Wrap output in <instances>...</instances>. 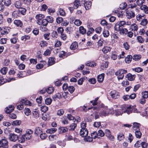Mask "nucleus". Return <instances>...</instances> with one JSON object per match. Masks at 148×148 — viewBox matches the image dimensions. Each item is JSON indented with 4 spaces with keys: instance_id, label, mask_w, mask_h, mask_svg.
<instances>
[{
    "instance_id": "42",
    "label": "nucleus",
    "mask_w": 148,
    "mask_h": 148,
    "mask_svg": "<svg viewBox=\"0 0 148 148\" xmlns=\"http://www.w3.org/2000/svg\"><path fill=\"white\" fill-rule=\"evenodd\" d=\"M53 98L54 100L56 98L59 99H61L62 98L61 92L57 93L55 96H54Z\"/></svg>"
},
{
    "instance_id": "55",
    "label": "nucleus",
    "mask_w": 148,
    "mask_h": 148,
    "mask_svg": "<svg viewBox=\"0 0 148 148\" xmlns=\"http://www.w3.org/2000/svg\"><path fill=\"white\" fill-rule=\"evenodd\" d=\"M77 125L75 123L72 124L70 126L69 128V130H74L75 127H76Z\"/></svg>"
},
{
    "instance_id": "29",
    "label": "nucleus",
    "mask_w": 148,
    "mask_h": 148,
    "mask_svg": "<svg viewBox=\"0 0 148 148\" xmlns=\"http://www.w3.org/2000/svg\"><path fill=\"white\" fill-rule=\"evenodd\" d=\"M104 77V75L103 74L99 75L97 77L98 81L100 83L102 82L103 81Z\"/></svg>"
},
{
    "instance_id": "17",
    "label": "nucleus",
    "mask_w": 148,
    "mask_h": 148,
    "mask_svg": "<svg viewBox=\"0 0 148 148\" xmlns=\"http://www.w3.org/2000/svg\"><path fill=\"white\" fill-rule=\"evenodd\" d=\"M68 130V128L66 127H60L58 129L59 132L60 134L66 132Z\"/></svg>"
},
{
    "instance_id": "4",
    "label": "nucleus",
    "mask_w": 148,
    "mask_h": 148,
    "mask_svg": "<svg viewBox=\"0 0 148 148\" xmlns=\"http://www.w3.org/2000/svg\"><path fill=\"white\" fill-rule=\"evenodd\" d=\"M110 110L111 109H108L106 106L102 108L101 112L99 114L101 116H106L109 113H112V112H110Z\"/></svg>"
},
{
    "instance_id": "56",
    "label": "nucleus",
    "mask_w": 148,
    "mask_h": 148,
    "mask_svg": "<svg viewBox=\"0 0 148 148\" xmlns=\"http://www.w3.org/2000/svg\"><path fill=\"white\" fill-rule=\"evenodd\" d=\"M48 109V107L46 106H43L41 107V110L44 112H45Z\"/></svg>"
},
{
    "instance_id": "39",
    "label": "nucleus",
    "mask_w": 148,
    "mask_h": 148,
    "mask_svg": "<svg viewBox=\"0 0 148 148\" xmlns=\"http://www.w3.org/2000/svg\"><path fill=\"white\" fill-rule=\"evenodd\" d=\"M4 4L7 6H9L11 4V0H3Z\"/></svg>"
},
{
    "instance_id": "62",
    "label": "nucleus",
    "mask_w": 148,
    "mask_h": 148,
    "mask_svg": "<svg viewBox=\"0 0 148 148\" xmlns=\"http://www.w3.org/2000/svg\"><path fill=\"white\" fill-rule=\"evenodd\" d=\"M63 18L61 17H58L56 18V22L58 24L60 23L63 21Z\"/></svg>"
},
{
    "instance_id": "27",
    "label": "nucleus",
    "mask_w": 148,
    "mask_h": 148,
    "mask_svg": "<svg viewBox=\"0 0 148 148\" xmlns=\"http://www.w3.org/2000/svg\"><path fill=\"white\" fill-rule=\"evenodd\" d=\"M58 138L57 136L56 135H52L49 136V138L51 141H54Z\"/></svg>"
},
{
    "instance_id": "25",
    "label": "nucleus",
    "mask_w": 148,
    "mask_h": 148,
    "mask_svg": "<svg viewBox=\"0 0 148 148\" xmlns=\"http://www.w3.org/2000/svg\"><path fill=\"white\" fill-rule=\"evenodd\" d=\"M14 5L15 7L18 8H19L21 6V3L20 0L15 1L14 3Z\"/></svg>"
},
{
    "instance_id": "44",
    "label": "nucleus",
    "mask_w": 148,
    "mask_h": 148,
    "mask_svg": "<svg viewBox=\"0 0 148 148\" xmlns=\"http://www.w3.org/2000/svg\"><path fill=\"white\" fill-rule=\"evenodd\" d=\"M8 71V69L7 67H5L2 68L0 70L1 72L3 75L6 74Z\"/></svg>"
},
{
    "instance_id": "43",
    "label": "nucleus",
    "mask_w": 148,
    "mask_h": 148,
    "mask_svg": "<svg viewBox=\"0 0 148 148\" xmlns=\"http://www.w3.org/2000/svg\"><path fill=\"white\" fill-rule=\"evenodd\" d=\"M141 58V56L140 55H134L133 56V59L135 61H138Z\"/></svg>"
},
{
    "instance_id": "64",
    "label": "nucleus",
    "mask_w": 148,
    "mask_h": 148,
    "mask_svg": "<svg viewBox=\"0 0 148 148\" xmlns=\"http://www.w3.org/2000/svg\"><path fill=\"white\" fill-rule=\"evenodd\" d=\"M117 138L120 141L121 140L124 138V135L122 134H120L118 135Z\"/></svg>"
},
{
    "instance_id": "54",
    "label": "nucleus",
    "mask_w": 148,
    "mask_h": 148,
    "mask_svg": "<svg viewBox=\"0 0 148 148\" xmlns=\"http://www.w3.org/2000/svg\"><path fill=\"white\" fill-rule=\"evenodd\" d=\"M82 23V21L78 19H76L74 22V24L77 26H80Z\"/></svg>"
},
{
    "instance_id": "19",
    "label": "nucleus",
    "mask_w": 148,
    "mask_h": 148,
    "mask_svg": "<svg viewBox=\"0 0 148 148\" xmlns=\"http://www.w3.org/2000/svg\"><path fill=\"white\" fill-rule=\"evenodd\" d=\"M78 47V43L76 42H73L70 47V48L71 50H75Z\"/></svg>"
},
{
    "instance_id": "31",
    "label": "nucleus",
    "mask_w": 148,
    "mask_h": 148,
    "mask_svg": "<svg viewBox=\"0 0 148 148\" xmlns=\"http://www.w3.org/2000/svg\"><path fill=\"white\" fill-rule=\"evenodd\" d=\"M132 59V56L131 55H128L125 58V61L126 63H129L131 62Z\"/></svg>"
},
{
    "instance_id": "59",
    "label": "nucleus",
    "mask_w": 148,
    "mask_h": 148,
    "mask_svg": "<svg viewBox=\"0 0 148 148\" xmlns=\"http://www.w3.org/2000/svg\"><path fill=\"white\" fill-rule=\"evenodd\" d=\"M18 38L16 37L12 38L10 40L11 42L13 44H15L16 43Z\"/></svg>"
},
{
    "instance_id": "10",
    "label": "nucleus",
    "mask_w": 148,
    "mask_h": 148,
    "mask_svg": "<svg viewBox=\"0 0 148 148\" xmlns=\"http://www.w3.org/2000/svg\"><path fill=\"white\" fill-rule=\"evenodd\" d=\"M126 16L128 18H131L135 16L134 13L130 10L127 11Z\"/></svg>"
},
{
    "instance_id": "33",
    "label": "nucleus",
    "mask_w": 148,
    "mask_h": 148,
    "mask_svg": "<svg viewBox=\"0 0 148 148\" xmlns=\"http://www.w3.org/2000/svg\"><path fill=\"white\" fill-rule=\"evenodd\" d=\"M44 17V15L43 14H38L36 16V18L38 21H40Z\"/></svg>"
},
{
    "instance_id": "15",
    "label": "nucleus",
    "mask_w": 148,
    "mask_h": 148,
    "mask_svg": "<svg viewBox=\"0 0 148 148\" xmlns=\"http://www.w3.org/2000/svg\"><path fill=\"white\" fill-rule=\"evenodd\" d=\"M38 24L40 25L46 26L48 24V22L46 19H43L42 21H38L37 22Z\"/></svg>"
},
{
    "instance_id": "40",
    "label": "nucleus",
    "mask_w": 148,
    "mask_h": 148,
    "mask_svg": "<svg viewBox=\"0 0 148 148\" xmlns=\"http://www.w3.org/2000/svg\"><path fill=\"white\" fill-rule=\"evenodd\" d=\"M54 89L53 87H50L47 88L46 90V91L49 94L52 93Z\"/></svg>"
},
{
    "instance_id": "22",
    "label": "nucleus",
    "mask_w": 148,
    "mask_h": 148,
    "mask_svg": "<svg viewBox=\"0 0 148 148\" xmlns=\"http://www.w3.org/2000/svg\"><path fill=\"white\" fill-rule=\"evenodd\" d=\"M127 78L128 80L132 81L135 78V75H132L130 73L128 74L126 77Z\"/></svg>"
},
{
    "instance_id": "38",
    "label": "nucleus",
    "mask_w": 148,
    "mask_h": 148,
    "mask_svg": "<svg viewBox=\"0 0 148 148\" xmlns=\"http://www.w3.org/2000/svg\"><path fill=\"white\" fill-rule=\"evenodd\" d=\"M136 4L133 2H131V3L130 2L128 5V8L132 9L136 8Z\"/></svg>"
},
{
    "instance_id": "16",
    "label": "nucleus",
    "mask_w": 148,
    "mask_h": 148,
    "mask_svg": "<svg viewBox=\"0 0 148 148\" xmlns=\"http://www.w3.org/2000/svg\"><path fill=\"white\" fill-rule=\"evenodd\" d=\"M14 107L13 106L10 105L6 108L5 112L7 113H10L12 112L14 110Z\"/></svg>"
},
{
    "instance_id": "37",
    "label": "nucleus",
    "mask_w": 148,
    "mask_h": 148,
    "mask_svg": "<svg viewBox=\"0 0 148 148\" xmlns=\"http://www.w3.org/2000/svg\"><path fill=\"white\" fill-rule=\"evenodd\" d=\"M24 111L25 114L27 116L31 114V111L28 108H25L24 110Z\"/></svg>"
},
{
    "instance_id": "53",
    "label": "nucleus",
    "mask_w": 148,
    "mask_h": 148,
    "mask_svg": "<svg viewBox=\"0 0 148 148\" xmlns=\"http://www.w3.org/2000/svg\"><path fill=\"white\" fill-rule=\"evenodd\" d=\"M50 49H47L45 51L44 55L45 56H48L50 55L51 53V49L50 47Z\"/></svg>"
},
{
    "instance_id": "21",
    "label": "nucleus",
    "mask_w": 148,
    "mask_h": 148,
    "mask_svg": "<svg viewBox=\"0 0 148 148\" xmlns=\"http://www.w3.org/2000/svg\"><path fill=\"white\" fill-rule=\"evenodd\" d=\"M84 5L86 10H88L91 8V3L90 1H87L84 3Z\"/></svg>"
},
{
    "instance_id": "34",
    "label": "nucleus",
    "mask_w": 148,
    "mask_h": 148,
    "mask_svg": "<svg viewBox=\"0 0 148 148\" xmlns=\"http://www.w3.org/2000/svg\"><path fill=\"white\" fill-rule=\"evenodd\" d=\"M135 134L136 137L137 138H140L142 135V133L140 131L137 130L135 131Z\"/></svg>"
},
{
    "instance_id": "47",
    "label": "nucleus",
    "mask_w": 148,
    "mask_h": 148,
    "mask_svg": "<svg viewBox=\"0 0 148 148\" xmlns=\"http://www.w3.org/2000/svg\"><path fill=\"white\" fill-rule=\"evenodd\" d=\"M103 35L105 37H107L109 35V31L107 30L104 29L103 33Z\"/></svg>"
},
{
    "instance_id": "13",
    "label": "nucleus",
    "mask_w": 148,
    "mask_h": 148,
    "mask_svg": "<svg viewBox=\"0 0 148 148\" xmlns=\"http://www.w3.org/2000/svg\"><path fill=\"white\" fill-rule=\"evenodd\" d=\"M14 23L17 27H21L23 25V23L20 20H15L14 21Z\"/></svg>"
},
{
    "instance_id": "6",
    "label": "nucleus",
    "mask_w": 148,
    "mask_h": 148,
    "mask_svg": "<svg viewBox=\"0 0 148 148\" xmlns=\"http://www.w3.org/2000/svg\"><path fill=\"white\" fill-rule=\"evenodd\" d=\"M10 29L11 28L9 27H5L4 28H1L0 34V38L3 35L7 34L10 31Z\"/></svg>"
},
{
    "instance_id": "57",
    "label": "nucleus",
    "mask_w": 148,
    "mask_h": 148,
    "mask_svg": "<svg viewBox=\"0 0 148 148\" xmlns=\"http://www.w3.org/2000/svg\"><path fill=\"white\" fill-rule=\"evenodd\" d=\"M45 103L47 105H50L52 101V100L51 98H47L45 100Z\"/></svg>"
},
{
    "instance_id": "24",
    "label": "nucleus",
    "mask_w": 148,
    "mask_h": 148,
    "mask_svg": "<svg viewBox=\"0 0 148 148\" xmlns=\"http://www.w3.org/2000/svg\"><path fill=\"white\" fill-rule=\"evenodd\" d=\"M133 127L132 128L135 130L139 129V127L140 126V125L139 123L136 122H134L133 123Z\"/></svg>"
},
{
    "instance_id": "48",
    "label": "nucleus",
    "mask_w": 148,
    "mask_h": 148,
    "mask_svg": "<svg viewBox=\"0 0 148 148\" xmlns=\"http://www.w3.org/2000/svg\"><path fill=\"white\" fill-rule=\"evenodd\" d=\"M142 97L145 99L147 98L148 97V92L147 91H145L142 93Z\"/></svg>"
},
{
    "instance_id": "30",
    "label": "nucleus",
    "mask_w": 148,
    "mask_h": 148,
    "mask_svg": "<svg viewBox=\"0 0 148 148\" xmlns=\"http://www.w3.org/2000/svg\"><path fill=\"white\" fill-rule=\"evenodd\" d=\"M55 63L54 58H50L49 59L48 65V66H51L54 64Z\"/></svg>"
},
{
    "instance_id": "49",
    "label": "nucleus",
    "mask_w": 148,
    "mask_h": 148,
    "mask_svg": "<svg viewBox=\"0 0 148 148\" xmlns=\"http://www.w3.org/2000/svg\"><path fill=\"white\" fill-rule=\"evenodd\" d=\"M131 27L133 31H136L138 29V27L136 24H134L132 25Z\"/></svg>"
},
{
    "instance_id": "58",
    "label": "nucleus",
    "mask_w": 148,
    "mask_h": 148,
    "mask_svg": "<svg viewBox=\"0 0 148 148\" xmlns=\"http://www.w3.org/2000/svg\"><path fill=\"white\" fill-rule=\"evenodd\" d=\"M48 23H52L53 21V18L51 16H47L46 19Z\"/></svg>"
},
{
    "instance_id": "12",
    "label": "nucleus",
    "mask_w": 148,
    "mask_h": 148,
    "mask_svg": "<svg viewBox=\"0 0 148 148\" xmlns=\"http://www.w3.org/2000/svg\"><path fill=\"white\" fill-rule=\"evenodd\" d=\"M80 135L83 137L86 136L88 134V131L86 129H81L80 132Z\"/></svg>"
},
{
    "instance_id": "28",
    "label": "nucleus",
    "mask_w": 148,
    "mask_h": 148,
    "mask_svg": "<svg viewBox=\"0 0 148 148\" xmlns=\"http://www.w3.org/2000/svg\"><path fill=\"white\" fill-rule=\"evenodd\" d=\"M18 12L21 14L24 15L25 14L26 12V10L23 8H19Z\"/></svg>"
},
{
    "instance_id": "26",
    "label": "nucleus",
    "mask_w": 148,
    "mask_h": 148,
    "mask_svg": "<svg viewBox=\"0 0 148 148\" xmlns=\"http://www.w3.org/2000/svg\"><path fill=\"white\" fill-rule=\"evenodd\" d=\"M79 33L83 35L85 34L86 33V29L82 26L79 27Z\"/></svg>"
},
{
    "instance_id": "14",
    "label": "nucleus",
    "mask_w": 148,
    "mask_h": 148,
    "mask_svg": "<svg viewBox=\"0 0 148 148\" xmlns=\"http://www.w3.org/2000/svg\"><path fill=\"white\" fill-rule=\"evenodd\" d=\"M112 48L110 46H105L102 49V51L104 53H108V52H110Z\"/></svg>"
},
{
    "instance_id": "11",
    "label": "nucleus",
    "mask_w": 148,
    "mask_h": 148,
    "mask_svg": "<svg viewBox=\"0 0 148 148\" xmlns=\"http://www.w3.org/2000/svg\"><path fill=\"white\" fill-rule=\"evenodd\" d=\"M110 95L111 97L114 99L118 98L119 97V93L115 91L111 92Z\"/></svg>"
},
{
    "instance_id": "7",
    "label": "nucleus",
    "mask_w": 148,
    "mask_h": 148,
    "mask_svg": "<svg viewBox=\"0 0 148 148\" xmlns=\"http://www.w3.org/2000/svg\"><path fill=\"white\" fill-rule=\"evenodd\" d=\"M8 138L11 141L15 142L18 139V137L14 134H11L9 135Z\"/></svg>"
},
{
    "instance_id": "8",
    "label": "nucleus",
    "mask_w": 148,
    "mask_h": 148,
    "mask_svg": "<svg viewBox=\"0 0 148 148\" xmlns=\"http://www.w3.org/2000/svg\"><path fill=\"white\" fill-rule=\"evenodd\" d=\"M105 134L106 136L108 138L112 141H113L114 140V137L111 134V132L108 129H106L105 130Z\"/></svg>"
},
{
    "instance_id": "61",
    "label": "nucleus",
    "mask_w": 148,
    "mask_h": 148,
    "mask_svg": "<svg viewBox=\"0 0 148 148\" xmlns=\"http://www.w3.org/2000/svg\"><path fill=\"white\" fill-rule=\"evenodd\" d=\"M132 70L138 73L141 72L143 70V69L140 67H138L132 69Z\"/></svg>"
},
{
    "instance_id": "5",
    "label": "nucleus",
    "mask_w": 148,
    "mask_h": 148,
    "mask_svg": "<svg viewBox=\"0 0 148 148\" xmlns=\"http://www.w3.org/2000/svg\"><path fill=\"white\" fill-rule=\"evenodd\" d=\"M0 148H8V142L5 138H3L0 140Z\"/></svg>"
},
{
    "instance_id": "46",
    "label": "nucleus",
    "mask_w": 148,
    "mask_h": 148,
    "mask_svg": "<svg viewBox=\"0 0 148 148\" xmlns=\"http://www.w3.org/2000/svg\"><path fill=\"white\" fill-rule=\"evenodd\" d=\"M127 4L125 2L122 3L120 5L119 8L121 10L125 9L127 6Z\"/></svg>"
},
{
    "instance_id": "3",
    "label": "nucleus",
    "mask_w": 148,
    "mask_h": 148,
    "mask_svg": "<svg viewBox=\"0 0 148 148\" xmlns=\"http://www.w3.org/2000/svg\"><path fill=\"white\" fill-rule=\"evenodd\" d=\"M127 71L123 69H119L115 73V75H118L117 78L119 80L122 79L124 77V74L127 73Z\"/></svg>"
},
{
    "instance_id": "45",
    "label": "nucleus",
    "mask_w": 148,
    "mask_h": 148,
    "mask_svg": "<svg viewBox=\"0 0 148 148\" xmlns=\"http://www.w3.org/2000/svg\"><path fill=\"white\" fill-rule=\"evenodd\" d=\"M88 110L91 109L93 110V114L94 113H98L99 111V109L96 107H92L90 108H88Z\"/></svg>"
},
{
    "instance_id": "52",
    "label": "nucleus",
    "mask_w": 148,
    "mask_h": 148,
    "mask_svg": "<svg viewBox=\"0 0 148 148\" xmlns=\"http://www.w3.org/2000/svg\"><path fill=\"white\" fill-rule=\"evenodd\" d=\"M75 89V88L72 86H69L68 88V90L71 93H72L74 92Z\"/></svg>"
},
{
    "instance_id": "20",
    "label": "nucleus",
    "mask_w": 148,
    "mask_h": 148,
    "mask_svg": "<svg viewBox=\"0 0 148 148\" xmlns=\"http://www.w3.org/2000/svg\"><path fill=\"white\" fill-rule=\"evenodd\" d=\"M91 136L92 138H89L90 139V140H89V142L91 141L92 140V138L95 139L98 137V136L97 132L95 131L93 132L91 134Z\"/></svg>"
},
{
    "instance_id": "32",
    "label": "nucleus",
    "mask_w": 148,
    "mask_h": 148,
    "mask_svg": "<svg viewBox=\"0 0 148 148\" xmlns=\"http://www.w3.org/2000/svg\"><path fill=\"white\" fill-rule=\"evenodd\" d=\"M81 5L79 0H75L73 3V6L75 8V9H77L79 6Z\"/></svg>"
},
{
    "instance_id": "50",
    "label": "nucleus",
    "mask_w": 148,
    "mask_h": 148,
    "mask_svg": "<svg viewBox=\"0 0 148 148\" xmlns=\"http://www.w3.org/2000/svg\"><path fill=\"white\" fill-rule=\"evenodd\" d=\"M64 111L63 109H60L57 111V114L58 116H61L63 114Z\"/></svg>"
},
{
    "instance_id": "23",
    "label": "nucleus",
    "mask_w": 148,
    "mask_h": 148,
    "mask_svg": "<svg viewBox=\"0 0 148 148\" xmlns=\"http://www.w3.org/2000/svg\"><path fill=\"white\" fill-rule=\"evenodd\" d=\"M57 130L56 128H52L47 129L46 130V132L47 133L53 134Z\"/></svg>"
},
{
    "instance_id": "35",
    "label": "nucleus",
    "mask_w": 148,
    "mask_h": 148,
    "mask_svg": "<svg viewBox=\"0 0 148 148\" xmlns=\"http://www.w3.org/2000/svg\"><path fill=\"white\" fill-rule=\"evenodd\" d=\"M140 8L142 10H144L146 13H148V7L146 5H142L141 6Z\"/></svg>"
},
{
    "instance_id": "18",
    "label": "nucleus",
    "mask_w": 148,
    "mask_h": 148,
    "mask_svg": "<svg viewBox=\"0 0 148 148\" xmlns=\"http://www.w3.org/2000/svg\"><path fill=\"white\" fill-rule=\"evenodd\" d=\"M21 103L22 104L25 105L31 106V103L28 100L26 99H22L21 101Z\"/></svg>"
},
{
    "instance_id": "60",
    "label": "nucleus",
    "mask_w": 148,
    "mask_h": 148,
    "mask_svg": "<svg viewBox=\"0 0 148 148\" xmlns=\"http://www.w3.org/2000/svg\"><path fill=\"white\" fill-rule=\"evenodd\" d=\"M66 52L63 51H61L59 55V56L60 58H64L65 57Z\"/></svg>"
},
{
    "instance_id": "63",
    "label": "nucleus",
    "mask_w": 148,
    "mask_h": 148,
    "mask_svg": "<svg viewBox=\"0 0 148 148\" xmlns=\"http://www.w3.org/2000/svg\"><path fill=\"white\" fill-rule=\"evenodd\" d=\"M148 22L147 20L146 19H143L141 22L140 23V24L143 25V26H145L147 25Z\"/></svg>"
},
{
    "instance_id": "9",
    "label": "nucleus",
    "mask_w": 148,
    "mask_h": 148,
    "mask_svg": "<svg viewBox=\"0 0 148 148\" xmlns=\"http://www.w3.org/2000/svg\"><path fill=\"white\" fill-rule=\"evenodd\" d=\"M26 133L24 134V136L25 137L26 139H29L32 137L33 131L30 129H27L26 130Z\"/></svg>"
},
{
    "instance_id": "36",
    "label": "nucleus",
    "mask_w": 148,
    "mask_h": 148,
    "mask_svg": "<svg viewBox=\"0 0 148 148\" xmlns=\"http://www.w3.org/2000/svg\"><path fill=\"white\" fill-rule=\"evenodd\" d=\"M33 114L34 116V117L36 119L39 116V112L37 110H36L35 111H34L33 112Z\"/></svg>"
},
{
    "instance_id": "51",
    "label": "nucleus",
    "mask_w": 148,
    "mask_h": 148,
    "mask_svg": "<svg viewBox=\"0 0 148 148\" xmlns=\"http://www.w3.org/2000/svg\"><path fill=\"white\" fill-rule=\"evenodd\" d=\"M144 0H137L136 3L138 5L140 6L142 5V4L145 2Z\"/></svg>"
},
{
    "instance_id": "1",
    "label": "nucleus",
    "mask_w": 148,
    "mask_h": 148,
    "mask_svg": "<svg viewBox=\"0 0 148 148\" xmlns=\"http://www.w3.org/2000/svg\"><path fill=\"white\" fill-rule=\"evenodd\" d=\"M137 109L134 108L133 106H129L127 107L125 105L121 106L120 109L115 110V114L117 116L121 115L123 113H127L129 114L132 112H136Z\"/></svg>"
},
{
    "instance_id": "2",
    "label": "nucleus",
    "mask_w": 148,
    "mask_h": 148,
    "mask_svg": "<svg viewBox=\"0 0 148 148\" xmlns=\"http://www.w3.org/2000/svg\"><path fill=\"white\" fill-rule=\"evenodd\" d=\"M126 25V23L124 21H118L114 26L115 30L119 31L120 34L122 35H126L128 32L127 29L126 28H123Z\"/></svg>"
},
{
    "instance_id": "41",
    "label": "nucleus",
    "mask_w": 148,
    "mask_h": 148,
    "mask_svg": "<svg viewBox=\"0 0 148 148\" xmlns=\"http://www.w3.org/2000/svg\"><path fill=\"white\" fill-rule=\"evenodd\" d=\"M42 132L41 128L39 127H37L36 128L35 130V133L37 135L40 134Z\"/></svg>"
}]
</instances>
